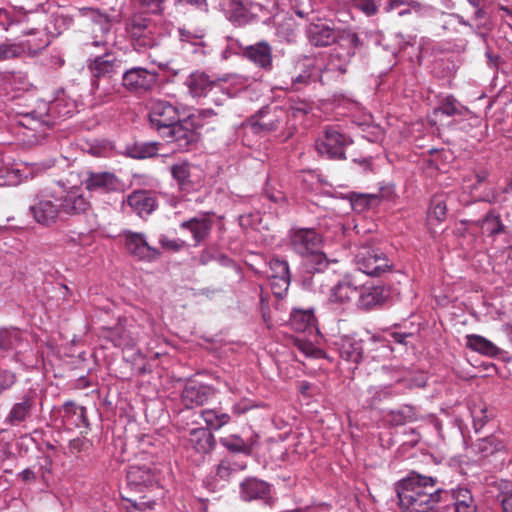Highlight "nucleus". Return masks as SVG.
<instances>
[{"mask_svg": "<svg viewBox=\"0 0 512 512\" xmlns=\"http://www.w3.org/2000/svg\"><path fill=\"white\" fill-rule=\"evenodd\" d=\"M154 22L140 14H132L126 24V31L132 46L138 52L157 47L161 38L155 32Z\"/></svg>", "mask_w": 512, "mask_h": 512, "instance_id": "7", "label": "nucleus"}, {"mask_svg": "<svg viewBox=\"0 0 512 512\" xmlns=\"http://www.w3.org/2000/svg\"><path fill=\"white\" fill-rule=\"evenodd\" d=\"M178 36L181 42L190 44L193 47V53L206 54L204 34L201 31H192L186 27H179Z\"/></svg>", "mask_w": 512, "mask_h": 512, "instance_id": "43", "label": "nucleus"}, {"mask_svg": "<svg viewBox=\"0 0 512 512\" xmlns=\"http://www.w3.org/2000/svg\"><path fill=\"white\" fill-rule=\"evenodd\" d=\"M247 462L237 459L235 456H227L215 466V477L221 481L228 482L233 475L244 471Z\"/></svg>", "mask_w": 512, "mask_h": 512, "instance_id": "33", "label": "nucleus"}, {"mask_svg": "<svg viewBox=\"0 0 512 512\" xmlns=\"http://www.w3.org/2000/svg\"><path fill=\"white\" fill-rule=\"evenodd\" d=\"M267 276L269 279H288L290 270L288 262L280 258H271L268 262Z\"/></svg>", "mask_w": 512, "mask_h": 512, "instance_id": "50", "label": "nucleus"}, {"mask_svg": "<svg viewBox=\"0 0 512 512\" xmlns=\"http://www.w3.org/2000/svg\"><path fill=\"white\" fill-rule=\"evenodd\" d=\"M447 492L448 500L453 501L455 512H477V505L469 489L458 487Z\"/></svg>", "mask_w": 512, "mask_h": 512, "instance_id": "37", "label": "nucleus"}, {"mask_svg": "<svg viewBox=\"0 0 512 512\" xmlns=\"http://www.w3.org/2000/svg\"><path fill=\"white\" fill-rule=\"evenodd\" d=\"M386 4L383 7L385 13H390L391 11L401 7H412L415 13H419L421 11V4L415 0H385Z\"/></svg>", "mask_w": 512, "mask_h": 512, "instance_id": "60", "label": "nucleus"}, {"mask_svg": "<svg viewBox=\"0 0 512 512\" xmlns=\"http://www.w3.org/2000/svg\"><path fill=\"white\" fill-rule=\"evenodd\" d=\"M447 213V203L445 195H434L430 201L428 215L437 221H444Z\"/></svg>", "mask_w": 512, "mask_h": 512, "instance_id": "52", "label": "nucleus"}, {"mask_svg": "<svg viewBox=\"0 0 512 512\" xmlns=\"http://www.w3.org/2000/svg\"><path fill=\"white\" fill-rule=\"evenodd\" d=\"M123 61L116 53L106 49L105 53L89 58L87 60V69L91 74V89L95 98L100 104H106L114 100L116 96L121 95V88L117 84H112L106 88L100 87V79H111L118 74L122 68Z\"/></svg>", "mask_w": 512, "mask_h": 512, "instance_id": "5", "label": "nucleus"}, {"mask_svg": "<svg viewBox=\"0 0 512 512\" xmlns=\"http://www.w3.org/2000/svg\"><path fill=\"white\" fill-rule=\"evenodd\" d=\"M158 150L157 142H134L126 146L125 153L133 159H146L156 156Z\"/></svg>", "mask_w": 512, "mask_h": 512, "instance_id": "39", "label": "nucleus"}, {"mask_svg": "<svg viewBox=\"0 0 512 512\" xmlns=\"http://www.w3.org/2000/svg\"><path fill=\"white\" fill-rule=\"evenodd\" d=\"M297 64L300 67V72L291 76V88L294 91H299L302 88L315 81L317 77L320 78L322 72L319 75H315V66L309 61L308 57H304L299 60Z\"/></svg>", "mask_w": 512, "mask_h": 512, "instance_id": "35", "label": "nucleus"}, {"mask_svg": "<svg viewBox=\"0 0 512 512\" xmlns=\"http://www.w3.org/2000/svg\"><path fill=\"white\" fill-rule=\"evenodd\" d=\"M29 212L35 222L42 226L56 224L61 219L57 192L46 189L37 193L29 206Z\"/></svg>", "mask_w": 512, "mask_h": 512, "instance_id": "8", "label": "nucleus"}, {"mask_svg": "<svg viewBox=\"0 0 512 512\" xmlns=\"http://www.w3.org/2000/svg\"><path fill=\"white\" fill-rule=\"evenodd\" d=\"M289 111L280 106H266L258 110L254 115L242 123V127L251 133L265 136L276 131H286L285 138L292 136L293 131L289 126Z\"/></svg>", "mask_w": 512, "mask_h": 512, "instance_id": "6", "label": "nucleus"}, {"mask_svg": "<svg viewBox=\"0 0 512 512\" xmlns=\"http://www.w3.org/2000/svg\"><path fill=\"white\" fill-rule=\"evenodd\" d=\"M389 415L390 422L395 426L405 425L417 419L415 408L410 405H404L398 409L391 410Z\"/></svg>", "mask_w": 512, "mask_h": 512, "instance_id": "49", "label": "nucleus"}, {"mask_svg": "<svg viewBox=\"0 0 512 512\" xmlns=\"http://www.w3.org/2000/svg\"><path fill=\"white\" fill-rule=\"evenodd\" d=\"M197 168L187 161H181L171 166V174L182 192L190 193L201 186V177L196 173Z\"/></svg>", "mask_w": 512, "mask_h": 512, "instance_id": "19", "label": "nucleus"}, {"mask_svg": "<svg viewBox=\"0 0 512 512\" xmlns=\"http://www.w3.org/2000/svg\"><path fill=\"white\" fill-rule=\"evenodd\" d=\"M98 28L100 30V32L103 34V39L97 41H93L92 42V45L93 46H102L104 47L105 49H108V47L110 46V41H109V37L111 35V30H112V23L109 21L108 17L105 16V15H102V14H98Z\"/></svg>", "mask_w": 512, "mask_h": 512, "instance_id": "57", "label": "nucleus"}, {"mask_svg": "<svg viewBox=\"0 0 512 512\" xmlns=\"http://www.w3.org/2000/svg\"><path fill=\"white\" fill-rule=\"evenodd\" d=\"M221 91L216 93H210L207 98L210 99L211 102H213L217 106H221L224 104V102L236 95V90H230L229 86L226 82L221 81Z\"/></svg>", "mask_w": 512, "mask_h": 512, "instance_id": "59", "label": "nucleus"}, {"mask_svg": "<svg viewBox=\"0 0 512 512\" xmlns=\"http://www.w3.org/2000/svg\"><path fill=\"white\" fill-rule=\"evenodd\" d=\"M190 95L193 98L208 97L210 93L221 91V81L211 78L206 72L196 70L185 80Z\"/></svg>", "mask_w": 512, "mask_h": 512, "instance_id": "18", "label": "nucleus"}, {"mask_svg": "<svg viewBox=\"0 0 512 512\" xmlns=\"http://www.w3.org/2000/svg\"><path fill=\"white\" fill-rule=\"evenodd\" d=\"M348 198L352 209L356 212H363L378 201V196L374 194L350 193Z\"/></svg>", "mask_w": 512, "mask_h": 512, "instance_id": "51", "label": "nucleus"}, {"mask_svg": "<svg viewBox=\"0 0 512 512\" xmlns=\"http://www.w3.org/2000/svg\"><path fill=\"white\" fill-rule=\"evenodd\" d=\"M355 9L362 12L367 17L375 16L379 13L383 0H351Z\"/></svg>", "mask_w": 512, "mask_h": 512, "instance_id": "56", "label": "nucleus"}, {"mask_svg": "<svg viewBox=\"0 0 512 512\" xmlns=\"http://www.w3.org/2000/svg\"><path fill=\"white\" fill-rule=\"evenodd\" d=\"M0 180L6 185H15L20 182L21 174L16 168L4 166L0 161Z\"/></svg>", "mask_w": 512, "mask_h": 512, "instance_id": "58", "label": "nucleus"}, {"mask_svg": "<svg viewBox=\"0 0 512 512\" xmlns=\"http://www.w3.org/2000/svg\"><path fill=\"white\" fill-rule=\"evenodd\" d=\"M157 205L155 194L144 189L131 192L123 201V206H128L133 213L141 218H146L152 214Z\"/></svg>", "mask_w": 512, "mask_h": 512, "instance_id": "21", "label": "nucleus"}, {"mask_svg": "<svg viewBox=\"0 0 512 512\" xmlns=\"http://www.w3.org/2000/svg\"><path fill=\"white\" fill-rule=\"evenodd\" d=\"M57 200L61 216H81L86 214L91 208L90 201L79 187H72L68 190L57 192Z\"/></svg>", "mask_w": 512, "mask_h": 512, "instance_id": "13", "label": "nucleus"}, {"mask_svg": "<svg viewBox=\"0 0 512 512\" xmlns=\"http://www.w3.org/2000/svg\"><path fill=\"white\" fill-rule=\"evenodd\" d=\"M22 334L17 328L0 329V349L17 350L22 344Z\"/></svg>", "mask_w": 512, "mask_h": 512, "instance_id": "47", "label": "nucleus"}, {"mask_svg": "<svg viewBox=\"0 0 512 512\" xmlns=\"http://www.w3.org/2000/svg\"><path fill=\"white\" fill-rule=\"evenodd\" d=\"M77 111L76 102L64 91L57 93L49 102L40 100L37 106L29 111L20 112L19 123L33 131H42L53 127L59 121L71 117Z\"/></svg>", "mask_w": 512, "mask_h": 512, "instance_id": "3", "label": "nucleus"}, {"mask_svg": "<svg viewBox=\"0 0 512 512\" xmlns=\"http://www.w3.org/2000/svg\"><path fill=\"white\" fill-rule=\"evenodd\" d=\"M289 246L303 258L307 272H323L328 266V259L321 251L322 236L314 228L293 227L289 231Z\"/></svg>", "mask_w": 512, "mask_h": 512, "instance_id": "4", "label": "nucleus"}, {"mask_svg": "<svg viewBox=\"0 0 512 512\" xmlns=\"http://www.w3.org/2000/svg\"><path fill=\"white\" fill-rule=\"evenodd\" d=\"M216 394V390L213 386L199 383L196 381L188 382L181 394V400L183 405L187 409L194 407L203 406Z\"/></svg>", "mask_w": 512, "mask_h": 512, "instance_id": "20", "label": "nucleus"}, {"mask_svg": "<svg viewBox=\"0 0 512 512\" xmlns=\"http://www.w3.org/2000/svg\"><path fill=\"white\" fill-rule=\"evenodd\" d=\"M190 445L201 454L209 453L215 446L213 434L203 427L193 428L189 431Z\"/></svg>", "mask_w": 512, "mask_h": 512, "instance_id": "36", "label": "nucleus"}, {"mask_svg": "<svg viewBox=\"0 0 512 512\" xmlns=\"http://www.w3.org/2000/svg\"><path fill=\"white\" fill-rule=\"evenodd\" d=\"M180 228L190 231L194 240V246H198L210 235L213 228V220L206 215L192 217L181 222Z\"/></svg>", "mask_w": 512, "mask_h": 512, "instance_id": "29", "label": "nucleus"}, {"mask_svg": "<svg viewBox=\"0 0 512 512\" xmlns=\"http://www.w3.org/2000/svg\"><path fill=\"white\" fill-rule=\"evenodd\" d=\"M470 413L473 419V426L476 432H479L487 423V421L493 416L489 413L488 408L485 404L474 405L470 408Z\"/></svg>", "mask_w": 512, "mask_h": 512, "instance_id": "54", "label": "nucleus"}, {"mask_svg": "<svg viewBox=\"0 0 512 512\" xmlns=\"http://www.w3.org/2000/svg\"><path fill=\"white\" fill-rule=\"evenodd\" d=\"M473 224L481 229L484 235L491 238L506 232V226L501 219V215L495 209H490L482 218L474 221Z\"/></svg>", "mask_w": 512, "mask_h": 512, "instance_id": "32", "label": "nucleus"}, {"mask_svg": "<svg viewBox=\"0 0 512 512\" xmlns=\"http://www.w3.org/2000/svg\"><path fill=\"white\" fill-rule=\"evenodd\" d=\"M158 81L157 72L150 71L144 67L134 66L125 69L122 73L121 90L134 94H142L151 90Z\"/></svg>", "mask_w": 512, "mask_h": 512, "instance_id": "11", "label": "nucleus"}, {"mask_svg": "<svg viewBox=\"0 0 512 512\" xmlns=\"http://www.w3.org/2000/svg\"><path fill=\"white\" fill-rule=\"evenodd\" d=\"M352 144V139L335 126L325 127L323 134L316 140L315 147L319 154L329 159H346L345 149Z\"/></svg>", "mask_w": 512, "mask_h": 512, "instance_id": "9", "label": "nucleus"}, {"mask_svg": "<svg viewBox=\"0 0 512 512\" xmlns=\"http://www.w3.org/2000/svg\"><path fill=\"white\" fill-rule=\"evenodd\" d=\"M160 246L167 251L178 252L185 247L186 242L179 238H169L168 236L161 234L158 240Z\"/></svg>", "mask_w": 512, "mask_h": 512, "instance_id": "62", "label": "nucleus"}, {"mask_svg": "<svg viewBox=\"0 0 512 512\" xmlns=\"http://www.w3.org/2000/svg\"><path fill=\"white\" fill-rule=\"evenodd\" d=\"M332 344L342 360L355 366L362 361L364 349L361 339L350 335H342L337 337Z\"/></svg>", "mask_w": 512, "mask_h": 512, "instance_id": "22", "label": "nucleus"}, {"mask_svg": "<svg viewBox=\"0 0 512 512\" xmlns=\"http://www.w3.org/2000/svg\"><path fill=\"white\" fill-rule=\"evenodd\" d=\"M105 337L112 342L115 347L123 349H132L135 347L138 337H135L122 323L106 330Z\"/></svg>", "mask_w": 512, "mask_h": 512, "instance_id": "34", "label": "nucleus"}, {"mask_svg": "<svg viewBox=\"0 0 512 512\" xmlns=\"http://www.w3.org/2000/svg\"><path fill=\"white\" fill-rule=\"evenodd\" d=\"M149 119L160 135L180 121L178 108L168 101H155L149 111Z\"/></svg>", "mask_w": 512, "mask_h": 512, "instance_id": "14", "label": "nucleus"}, {"mask_svg": "<svg viewBox=\"0 0 512 512\" xmlns=\"http://www.w3.org/2000/svg\"><path fill=\"white\" fill-rule=\"evenodd\" d=\"M395 489L403 512H430L449 497L447 490L437 485L436 478L415 471L401 479Z\"/></svg>", "mask_w": 512, "mask_h": 512, "instance_id": "2", "label": "nucleus"}, {"mask_svg": "<svg viewBox=\"0 0 512 512\" xmlns=\"http://www.w3.org/2000/svg\"><path fill=\"white\" fill-rule=\"evenodd\" d=\"M240 499L245 502L262 501L270 504L272 500V486L256 477H247L239 485Z\"/></svg>", "mask_w": 512, "mask_h": 512, "instance_id": "17", "label": "nucleus"}, {"mask_svg": "<svg viewBox=\"0 0 512 512\" xmlns=\"http://www.w3.org/2000/svg\"><path fill=\"white\" fill-rule=\"evenodd\" d=\"M126 479L131 490L137 492H142L144 488H150L156 484L153 473L148 468L140 466H130Z\"/></svg>", "mask_w": 512, "mask_h": 512, "instance_id": "30", "label": "nucleus"}, {"mask_svg": "<svg viewBox=\"0 0 512 512\" xmlns=\"http://www.w3.org/2000/svg\"><path fill=\"white\" fill-rule=\"evenodd\" d=\"M296 346L299 351L307 357L322 358L324 356V352L321 349L315 347L311 342L297 339Z\"/></svg>", "mask_w": 512, "mask_h": 512, "instance_id": "63", "label": "nucleus"}, {"mask_svg": "<svg viewBox=\"0 0 512 512\" xmlns=\"http://www.w3.org/2000/svg\"><path fill=\"white\" fill-rule=\"evenodd\" d=\"M35 404L36 392L30 389L11 406L5 422L10 426H20L31 417Z\"/></svg>", "mask_w": 512, "mask_h": 512, "instance_id": "24", "label": "nucleus"}, {"mask_svg": "<svg viewBox=\"0 0 512 512\" xmlns=\"http://www.w3.org/2000/svg\"><path fill=\"white\" fill-rule=\"evenodd\" d=\"M359 284L351 274L344 275L330 289L328 303L334 309H348L352 305H356L359 297Z\"/></svg>", "mask_w": 512, "mask_h": 512, "instance_id": "10", "label": "nucleus"}, {"mask_svg": "<svg viewBox=\"0 0 512 512\" xmlns=\"http://www.w3.org/2000/svg\"><path fill=\"white\" fill-rule=\"evenodd\" d=\"M393 40L395 44L398 46L397 49L392 51V54L396 56L399 52L404 51L409 46H413L416 43V37L413 35H404L401 32L395 33L393 35Z\"/></svg>", "mask_w": 512, "mask_h": 512, "instance_id": "61", "label": "nucleus"}, {"mask_svg": "<svg viewBox=\"0 0 512 512\" xmlns=\"http://www.w3.org/2000/svg\"><path fill=\"white\" fill-rule=\"evenodd\" d=\"M242 56L265 72L273 69L272 47L267 41L245 46Z\"/></svg>", "mask_w": 512, "mask_h": 512, "instance_id": "25", "label": "nucleus"}, {"mask_svg": "<svg viewBox=\"0 0 512 512\" xmlns=\"http://www.w3.org/2000/svg\"><path fill=\"white\" fill-rule=\"evenodd\" d=\"M462 106L453 96H447L440 101L438 106L434 109V114H442L445 116H454L461 114Z\"/></svg>", "mask_w": 512, "mask_h": 512, "instance_id": "53", "label": "nucleus"}, {"mask_svg": "<svg viewBox=\"0 0 512 512\" xmlns=\"http://www.w3.org/2000/svg\"><path fill=\"white\" fill-rule=\"evenodd\" d=\"M31 14L32 11H25L23 8L10 12L0 7V26L7 31L13 25L28 22Z\"/></svg>", "mask_w": 512, "mask_h": 512, "instance_id": "44", "label": "nucleus"}, {"mask_svg": "<svg viewBox=\"0 0 512 512\" xmlns=\"http://www.w3.org/2000/svg\"><path fill=\"white\" fill-rule=\"evenodd\" d=\"M314 323V315L309 310L295 309L290 315V324L297 332H304Z\"/></svg>", "mask_w": 512, "mask_h": 512, "instance_id": "48", "label": "nucleus"}, {"mask_svg": "<svg viewBox=\"0 0 512 512\" xmlns=\"http://www.w3.org/2000/svg\"><path fill=\"white\" fill-rule=\"evenodd\" d=\"M465 338L466 347L472 351L488 357H496L500 353V349L494 343L481 335L469 334Z\"/></svg>", "mask_w": 512, "mask_h": 512, "instance_id": "38", "label": "nucleus"}, {"mask_svg": "<svg viewBox=\"0 0 512 512\" xmlns=\"http://www.w3.org/2000/svg\"><path fill=\"white\" fill-rule=\"evenodd\" d=\"M262 6L249 0H241L231 14L229 21L235 26H245L258 19L257 12Z\"/></svg>", "mask_w": 512, "mask_h": 512, "instance_id": "31", "label": "nucleus"}, {"mask_svg": "<svg viewBox=\"0 0 512 512\" xmlns=\"http://www.w3.org/2000/svg\"><path fill=\"white\" fill-rule=\"evenodd\" d=\"M359 297L356 306L363 310H370L383 304L389 297V291L382 286L359 285Z\"/></svg>", "mask_w": 512, "mask_h": 512, "instance_id": "28", "label": "nucleus"}, {"mask_svg": "<svg viewBox=\"0 0 512 512\" xmlns=\"http://www.w3.org/2000/svg\"><path fill=\"white\" fill-rule=\"evenodd\" d=\"M123 237L127 251L142 261H154L160 257L158 249L150 246L144 233L124 230Z\"/></svg>", "mask_w": 512, "mask_h": 512, "instance_id": "15", "label": "nucleus"}, {"mask_svg": "<svg viewBox=\"0 0 512 512\" xmlns=\"http://www.w3.org/2000/svg\"><path fill=\"white\" fill-rule=\"evenodd\" d=\"M357 269L371 277H380L389 272L392 263L388 257L379 250L363 248L355 256Z\"/></svg>", "mask_w": 512, "mask_h": 512, "instance_id": "12", "label": "nucleus"}, {"mask_svg": "<svg viewBox=\"0 0 512 512\" xmlns=\"http://www.w3.org/2000/svg\"><path fill=\"white\" fill-rule=\"evenodd\" d=\"M275 35L286 43H294L297 39V24L292 17L284 18L276 25Z\"/></svg>", "mask_w": 512, "mask_h": 512, "instance_id": "46", "label": "nucleus"}, {"mask_svg": "<svg viewBox=\"0 0 512 512\" xmlns=\"http://www.w3.org/2000/svg\"><path fill=\"white\" fill-rule=\"evenodd\" d=\"M368 393L370 395V398L367 400L369 407H375L380 402L393 396L392 388L389 385L370 387Z\"/></svg>", "mask_w": 512, "mask_h": 512, "instance_id": "55", "label": "nucleus"}, {"mask_svg": "<svg viewBox=\"0 0 512 512\" xmlns=\"http://www.w3.org/2000/svg\"><path fill=\"white\" fill-rule=\"evenodd\" d=\"M62 424L67 429L85 428V433L90 430V423L87 418V410L84 406L76 404L72 400L65 401L59 408Z\"/></svg>", "mask_w": 512, "mask_h": 512, "instance_id": "23", "label": "nucleus"}, {"mask_svg": "<svg viewBox=\"0 0 512 512\" xmlns=\"http://www.w3.org/2000/svg\"><path fill=\"white\" fill-rule=\"evenodd\" d=\"M168 143L173 144L179 151H188L191 146L198 142V133L187 128L181 121L177 122L169 130L161 135Z\"/></svg>", "mask_w": 512, "mask_h": 512, "instance_id": "27", "label": "nucleus"}, {"mask_svg": "<svg viewBox=\"0 0 512 512\" xmlns=\"http://www.w3.org/2000/svg\"><path fill=\"white\" fill-rule=\"evenodd\" d=\"M219 443L230 452L242 453L247 456L251 455L254 446L253 441H245L237 434L221 437Z\"/></svg>", "mask_w": 512, "mask_h": 512, "instance_id": "42", "label": "nucleus"}, {"mask_svg": "<svg viewBox=\"0 0 512 512\" xmlns=\"http://www.w3.org/2000/svg\"><path fill=\"white\" fill-rule=\"evenodd\" d=\"M48 45L46 40L32 44L31 41L19 43L6 41L0 43V61H5L23 56H34Z\"/></svg>", "mask_w": 512, "mask_h": 512, "instance_id": "26", "label": "nucleus"}, {"mask_svg": "<svg viewBox=\"0 0 512 512\" xmlns=\"http://www.w3.org/2000/svg\"><path fill=\"white\" fill-rule=\"evenodd\" d=\"M201 417L207 426L205 429H208L210 432L211 430L217 431L221 429L227 425L231 419L228 413H224L217 408L202 410Z\"/></svg>", "mask_w": 512, "mask_h": 512, "instance_id": "41", "label": "nucleus"}, {"mask_svg": "<svg viewBox=\"0 0 512 512\" xmlns=\"http://www.w3.org/2000/svg\"><path fill=\"white\" fill-rule=\"evenodd\" d=\"M245 46L238 39L227 37V46L222 52V58L228 59L231 55H241Z\"/></svg>", "mask_w": 512, "mask_h": 512, "instance_id": "64", "label": "nucleus"}, {"mask_svg": "<svg viewBox=\"0 0 512 512\" xmlns=\"http://www.w3.org/2000/svg\"><path fill=\"white\" fill-rule=\"evenodd\" d=\"M504 447L503 441L495 435L480 438L473 444L474 451L483 456L492 455L495 452L501 451Z\"/></svg>", "mask_w": 512, "mask_h": 512, "instance_id": "45", "label": "nucleus"}, {"mask_svg": "<svg viewBox=\"0 0 512 512\" xmlns=\"http://www.w3.org/2000/svg\"><path fill=\"white\" fill-rule=\"evenodd\" d=\"M308 43L315 48H324L335 44L322 69L320 82L325 83L329 74L342 76L352 59L364 51L365 44L358 33L350 29H339L332 21L317 20L305 28Z\"/></svg>", "mask_w": 512, "mask_h": 512, "instance_id": "1", "label": "nucleus"}, {"mask_svg": "<svg viewBox=\"0 0 512 512\" xmlns=\"http://www.w3.org/2000/svg\"><path fill=\"white\" fill-rule=\"evenodd\" d=\"M135 12L133 14L162 15L168 0H131Z\"/></svg>", "mask_w": 512, "mask_h": 512, "instance_id": "40", "label": "nucleus"}, {"mask_svg": "<svg viewBox=\"0 0 512 512\" xmlns=\"http://www.w3.org/2000/svg\"><path fill=\"white\" fill-rule=\"evenodd\" d=\"M83 184L89 192L100 194L121 191L123 188V182L114 173L108 171L87 172Z\"/></svg>", "mask_w": 512, "mask_h": 512, "instance_id": "16", "label": "nucleus"}]
</instances>
